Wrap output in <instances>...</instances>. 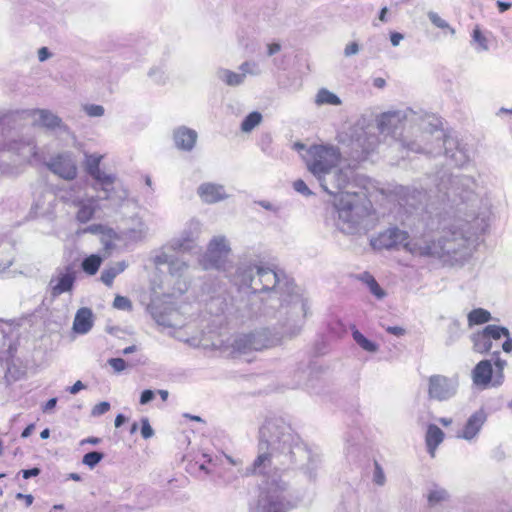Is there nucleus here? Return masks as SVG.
Instances as JSON below:
<instances>
[{
    "label": "nucleus",
    "instance_id": "nucleus-1",
    "mask_svg": "<svg viewBox=\"0 0 512 512\" xmlns=\"http://www.w3.org/2000/svg\"><path fill=\"white\" fill-rule=\"evenodd\" d=\"M438 197L452 210V218L441 224V236L435 240L428 235L409 239L406 231L389 228L370 240L374 249L402 246L414 256L435 257L452 263L468 260L489 227L488 213L481 209L476 180L464 174L441 173L437 177Z\"/></svg>",
    "mask_w": 512,
    "mask_h": 512
},
{
    "label": "nucleus",
    "instance_id": "nucleus-2",
    "mask_svg": "<svg viewBox=\"0 0 512 512\" xmlns=\"http://www.w3.org/2000/svg\"><path fill=\"white\" fill-rule=\"evenodd\" d=\"M259 433L258 456L248 470L263 477L254 512H288L293 505L283 472L298 468L314 481L318 476L321 455L303 443L282 419L267 420Z\"/></svg>",
    "mask_w": 512,
    "mask_h": 512
},
{
    "label": "nucleus",
    "instance_id": "nucleus-3",
    "mask_svg": "<svg viewBox=\"0 0 512 512\" xmlns=\"http://www.w3.org/2000/svg\"><path fill=\"white\" fill-rule=\"evenodd\" d=\"M231 281L239 288H248L253 293L269 292L270 300L280 302L276 314L281 318L291 316V325L284 323V333L296 336L300 333L307 315V301L296 285L283 274L264 267L260 261H252L244 255Z\"/></svg>",
    "mask_w": 512,
    "mask_h": 512
},
{
    "label": "nucleus",
    "instance_id": "nucleus-4",
    "mask_svg": "<svg viewBox=\"0 0 512 512\" xmlns=\"http://www.w3.org/2000/svg\"><path fill=\"white\" fill-rule=\"evenodd\" d=\"M378 131L384 136H390L403 147L416 153L433 154L428 145V126L433 123L429 117L410 108L390 110L376 117Z\"/></svg>",
    "mask_w": 512,
    "mask_h": 512
},
{
    "label": "nucleus",
    "instance_id": "nucleus-5",
    "mask_svg": "<svg viewBox=\"0 0 512 512\" xmlns=\"http://www.w3.org/2000/svg\"><path fill=\"white\" fill-rule=\"evenodd\" d=\"M302 157L308 171L328 194L351 186L353 172L339 166L342 156L338 147L330 144L312 145Z\"/></svg>",
    "mask_w": 512,
    "mask_h": 512
},
{
    "label": "nucleus",
    "instance_id": "nucleus-6",
    "mask_svg": "<svg viewBox=\"0 0 512 512\" xmlns=\"http://www.w3.org/2000/svg\"><path fill=\"white\" fill-rule=\"evenodd\" d=\"M353 188L351 185L332 194L334 226L346 235L368 231L369 208L366 195Z\"/></svg>",
    "mask_w": 512,
    "mask_h": 512
},
{
    "label": "nucleus",
    "instance_id": "nucleus-7",
    "mask_svg": "<svg viewBox=\"0 0 512 512\" xmlns=\"http://www.w3.org/2000/svg\"><path fill=\"white\" fill-rule=\"evenodd\" d=\"M278 320L277 327L274 332L265 328L248 334H240L230 337L231 343L229 344L234 351L239 353H248L250 351H259L277 345L281 339L292 338L293 336L284 333L285 327L291 325V316L280 317L275 313Z\"/></svg>",
    "mask_w": 512,
    "mask_h": 512
},
{
    "label": "nucleus",
    "instance_id": "nucleus-8",
    "mask_svg": "<svg viewBox=\"0 0 512 512\" xmlns=\"http://www.w3.org/2000/svg\"><path fill=\"white\" fill-rule=\"evenodd\" d=\"M338 140L350 149L351 156L362 159L373 152L379 145V139L373 131V127L364 123H356L348 131L340 133Z\"/></svg>",
    "mask_w": 512,
    "mask_h": 512
},
{
    "label": "nucleus",
    "instance_id": "nucleus-9",
    "mask_svg": "<svg viewBox=\"0 0 512 512\" xmlns=\"http://www.w3.org/2000/svg\"><path fill=\"white\" fill-rule=\"evenodd\" d=\"M430 137L437 143V148L444 147L445 155L451 159V161L458 167L467 166L473 159L474 151L467 144L458 142L455 138L445 136L443 131L438 128V124H433L432 128L429 130L428 140ZM428 145H430L428 143ZM433 149V153H437L435 148L429 146Z\"/></svg>",
    "mask_w": 512,
    "mask_h": 512
},
{
    "label": "nucleus",
    "instance_id": "nucleus-10",
    "mask_svg": "<svg viewBox=\"0 0 512 512\" xmlns=\"http://www.w3.org/2000/svg\"><path fill=\"white\" fill-rule=\"evenodd\" d=\"M170 251L171 249L164 247L155 255L153 262L157 267L168 266L169 275L175 280L171 296L182 295L189 287V282L184 278L189 266L186 261L170 253Z\"/></svg>",
    "mask_w": 512,
    "mask_h": 512
},
{
    "label": "nucleus",
    "instance_id": "nucleus-11",
    "mask_svg": "<svg viewBox=\"0 0 512 512\" xmlns=\"http://www.w3.org/2000/svg\"><path fill=\"white\" fill-rule=\"evenodd\" d=\"M231 248L225 236H214L206 252L200 257L199 264L204 270L216 269L225 271L226 259L230 254Z\"/></svg>",
    "mask_w": 512,
    "mask_h": 512
},
{
    "label": "nucleus",
    "instance_id": "nucleus-12",
    "mask_svg": "<svg viewBox=\"0 0 512 512\" xmlns=\"http://www.w3.org/2000/svg\"><path fill=\"white\" fill-rule=\"evenodd\" d=\"M201 222L191 219L187 222L179 236L174 237L166 247L173 252H190L196 247L197 239L201 233Z\"/></svg>",
    "mask_w": 512,
    "mask_h": 512
},
{
    "label": "nucleus",
    "instance_id": "nucleus-13",
    "mask_svg": "<svg viewBox=\"0 0 512 512\" xmlns=\"http://www.w3.org/2000/svg\"><path fill=\"white\" fill-rule=\"evenodd\" d=\"M76 277L77 272L72 265L57 268L48 283L51 296L56 298L64 293H71Z\"/></svg>",
    "mask_w": 512,
    "mask_h": 512
},
{
    "label": "nucleus",
    "instance_id": "nucleus-14",
    "mask_svg": "<svg viewBox=\"0 0 512 512\" xmlns=\"http://www.w3.org/2000/svg\"><path fill=\"white\" fill-rule=\"evenodd\" d=\"M46 166L54 175L67 181H71L77 176V160L72 152L56 154L50 158Z\"/></svg>",
    "mask_w": 512,
    "mask_h": 512
},
{
    "label": "nucleus",
    "instance_id": "nucleus-15",
    "mask_svg": "<svg viewBox=\"0 0 512 512\" xmlns=\"http://www.w3.org/2000/svg\"><path fill=\"white\" fill-rule=\"evenodd\" d=\"M458 386L457 378L433 375L429 378L428 394L431 399L447 401L456 395Z\"/></svg>",
    "mask_w": 512,
    "mask_h": 512
},
{
    "label": "nucleus",
    "instance_id": "nucleus-16",
    "mask_svg": "<svg viewBox=\"0 0 512 512\" xmlns=\"http://www.w3.org/2000/svg\"><path fill=\"white\" fill-rule=\"evenodd\" d=\"M487 413L484 409H478L473 412L465 421L463 426L457 431L456 437L469 443L477 441L480 432L487 421Z\"/></svg>",
    "mask_w": 512,
    "mask_h": 512
},
{
    "label": "nucleus",
    "instance_id": "nucleus-17",
    "mask_svg": "<svg viewBox=\"0 0 512 512\" xmlns=\"http://www.w3.org/2000/svg\"><path fill=\"white\" fill-rule=\"evenodd\" d=\"M7 149L16 153L23 161L30 164H36L42 162V157L37 151L36 144L33 139L28 140H17L5 144L3 150Z\"/></svg>",
    "mask_w": 512,
    "mask_h": 512
},
{
    "label": "nucleus",
    "instance_id": "nucleus-18",
    "mask_svg": "<svg viewBox=\"0 0 512 512\" xmlns=\"http://www.w3.org/2000/svg\"><path fill=\"white\" fill-rule=\"evenodd\" d=\"M148 310L159 326L164 328H181L184 325L183 321L180 319V313L177 310H162L155 301H152L148 306Z\"/></svg>",
    "mask_w": 512,
    "mask_h": 512
},
{
    "label": "nucleus",
    "instance_id": "nucleus-19",
    "mask_svg": "<svg viewBox=\"0 0 512 512\" xmlns=\"http://www.w3.org/2000/svg\"><path fill=\"white\" fill-rule=\"evenodd\" d=\"M471 379L473 385L480 390L494 388V371L491 361L487 359L479 361L471 371Z\"/></svg>",
    "mask_w": 512,
    "mask_h": 512
},
{
    "label": "nucleus",
    "instance_id": "nucleus-20",
    "mask_svg": "<svg viewBox=\"0 0 512 512\" xmlns=\"http://www.w3.org/2000/svg\"><path fill=\"white\" fill-rule=\"evenodd\" d=\"M197 195L206 204H215L229 197L224 185L214 182L200 184L197 188Z\"/></svg>",
    "mask_w": 512,
    "mask_h": 512
},
{
    "label": "nucleus",
    "instance_id": "nucleus-21",
    "mask_svg": "<svg viewBox=\"0 0 512 512\" xmlns=\"http://www.w3.org/2000/svg\"><path fill=\"white\" fill-rule=\"evenodd\" d=\"M30 116L33 119V124L36 126L44 127L48 130L59 129L63 132L68 131L61 118L49 110L35 109L30 112Z\"/></svg>",
    "mask_w": 512,
    "mask_h": 512
},
{
    "label": "nucleus",
    "instance_id": "nucleus-22",
    "mask_svg": "<svg viewBox=\"0 0 512 512\" xmlns=\"http://www.w3.org/2000/svg\"><path fill=\"white\" fill-rule=\"evenodd\" d=\"M197 138V132L185 126L178 127L173 132L174 145L182 151H191L196 144Z\"/></svg>",
    "mask_w": 512,
    "mask_h": 512
},
{
    "label": "nucleus",
    "instance_id": "nucleus-23",
    "mask_svg": "<svg viewBox=\"0 0 512 512\" xmlns=\"http://www.w3.org/2000/svg\"><path fill=\"white\" fill-rule=\"evenodd\" d=\"M94 320V314L90 308H79L73 320V332L79 335L89 333L94 326Z\"/></svg>",
    "mask_w": 512,
    "mask_h": 512
},
{
    "label": "nucleus",
    "instance_id": "nucleus-24",
    "mask_svg": "<svg viewBox=\"0 0 512 512\" xmlns=\"http://www.w3.org/2000/svg\"><path fill=\"white\" fill-rule=\"evenodd\" d=\"M78 207L76 218L81 223L90 221L97 209V199L93 196H85L78 203L75 204Z\"/></svg>",
    "mask_w": 512,
    "mask_h": 512
},
{
    "label": "nucleus",
    "instance_id": "nucleus-25",
    "mask_svg": "<svg viewBox=\"0 0 512 512\" xmlns=\"http://www.w3.org/2000/svg\"><path fill=\"white\" fill-rule=\"evenodd\" d=\"M84 189H85L84 183L76 182L69 186H63V187L59 188L58 194H59V197L63 201L72 203L73 205H75L81 199H83L85 196H87Z\"/></svg>",
    "mask_w": 512,
    "mask_h": 512
},
{
    "label": "nucleus",
    "instance_id": "nucleus-26",
    "mask_svg": "<svg viewBox=\"0 0 512 512\" xmlns=\"http://www.w3.org/2000/svg\"><path fill=\"white\" fill-rule=\"evenodd\" d=\"M444 440V432L436 425L430 424L427 428L425 442L428 453L434 457L437 447Z\"/></svg>",
    "mask_w": 512,
    "mask_h": 512
},
{
    "label": "nucleus",
    "instance_id": "nucleus-27",
    "mask_svg": "<svg viewBox=\"0 0 512 512\" xmlns=\"http://www.w3.org/2000/svg\"><path fill=\"white\" fill-rule=\"evenodd\" d=\"M217 78L230 87H237L242 85L245 82L244 74L239 72H234L232 70L221 68L216 72Z\"/></svg>",
    "mask_w": 512,
    "mask_h": 512
},
{
    "label": "nucleus",
    "instance_id": "nucleus-28",
    "mask_svg": "<svg viewBox=\"0 0 512 512\" xmlns=\"http://www.w3.org/2000/svg\"><path fill=\"white\" fill-rule=\"evenodd\" d=\"M472 349L476 353L485 354L492 348V341L484 330L475 332L471 335Z\"/></svg>",
    "mask_w": 512,
    "mask_h": 512
},
{
    "label": "nucleus",
    "instance_id": "nucleus-29",
    "mask_svg": "<svg viewBox=\"0 0 512 512\" xmlns=\"http://www.w3.org/2000/svg\"><path fill=\"white\" fill-rule=\"evenodd\" d=\"M104 199L108 200L114 207H119L128 197V191L121 185H112L109 190L103 191Z\"/></svg>",
    "mask_w": 512,
    "mask_h": 512
},
{
    "label": "nucleus",
    "instance_id": "nucleus-30",
    "mask_svg": "<svg viewBox=\"0 0 512 512\" xmlns=\"http://www.w3.org/2000/svg\"><path fill=\"white\" fill-rule=\"evenodd\" d=\"M148 233V226L140 217L132 219V225L125 233L126 237L133 241H140L146 237Z\"/></svg>",
    "mask_w": 512,
    "mask_h": 512
},
{
    "label": "nucleus",
    "instance_id": "nucleus-31",
    "mask_svg": "<svg viewBox=\"0 0 512 512\" xmlns=\"http://www.w3.org/2000/svg\"><path fill=\"white\" fill-rule=\"evenodd\" d=\"M314 102L317 106H340L342 104V100L339 98V96L327 88H320L317 91Z\"/></svg>",
    "mask_w": 512,
    "mask_h": 512
},
{
    "label": "nucleus",
    "instance_id": "nucleus-32",
    "mask_svg": "<svg viewBox=\"0 0 512 512\" xmlns=\"http://www.w3.org/2000/svg\"><path fill=\"white\" fill-rule=\"evenodd\" d=\"M127 268V264L122 262H117L113 266L104 269L101 273V281L107 285L111 286L115 277L122 273Z\"/></svg>",
    "mask_w": 512,
    "mask_h": 512
},
{
    "label": "nucleus",
    "instance_id": "nucleus-33",
    "mask_svg": "<svg viewBox=\"0 0 512 512\" xmlns=\"http://www.w3.org/2000/svg\"><path fill=\"white\" fill-rule=\"evenodd\" d=\"M491 318V313L483 308L473 309L467 316L468 325L470 327L487 323L491 320Z\"/></svg>",
    "mask_w": 512,
    "mask_h": 512
},
{
    "label": "nucleus",
    "instance_id": "nucleus-34",
    "mask_svg": "<svg viewBox=\"0 0 512 512\" xmlns=\"http://www.w3.org/2000/svg\"><path fill=\"white\" fill-rule=\"evenodd\" d=\"M449 499L448 492L438 486L433 487L427 494V501L430 507L437 506Z\"/></svg>",
    "mask_w": 512,
    "mask_h": 512
},
{
    "label": "nucleus",
    "instance_id": "nucleus-35",
    "mask_svg": "<svg viewBox=\"0 0 512 512\" xmlns=\"http://www.w3.org/2000/svg\"><path fill=\"white\" fill-rule=\"evenodd\" d=\"M360 280L364 282L370 292L379 300L383 299L386 296L385 291L380 287L375 278L368 272L363 273L360 276Z\"/></svg>",
    "mask_w": 512,
    "mask_h": 512
},
{
    "label": "nucleus",
    "instance_id": "nucleus-36",
    "mask_svg": "<svg viewBox=\"0 0 512 512\" xmlns=\"http://www.w3.org/2000/svg\"><path fill=\"white\" fill-rule=\"evenodd\" d=\"M352 337H353V340L365 351L367 352H370V353H375L378 351L379 349V346L369 340L368 338H366L359 330H357L356 328H354L352 330Z\"/></svg>",
    "mask_w": 512,
    "mask_h": 512
},
{
    "label": "nucleus",
    "instance_id": "nucleus-37",
    "mask_svg": "<svg viewBox=\"0 0 512 512\" xmlns=\"http://www.w3.org/2000/svg\"><path fill=\"white\" fill-rule=\"evenodd\" d=\"M262 114L258 111L249 113L241 123V131L244 133H250L262 122Z\"/></svg>",
    "mask_w": 512,
    "mask_h": 512
},
{
    "label": "nucleus",
    "instance_id": "nucleus-38",
    "mask_svg": "<svg viewBox=\"0 0 512 512\" xmlns=\"http://www.w3.org/2000/svg\"><path fill=\"white\" fill-rule=\"evenodd\" d=\"M148 77L157 85H164L169 79L167 68L163 65L154 66L148 71Z\"/></svg>",
    "mask_w": 512,
    "mask_h": 512
},
{
    "label": "nucleus",
    "instance_id": "nucleus-39",
    "mask_svg": "<svg viewBox=\"0 0 512 512\" xmlns=\"http://www.w3.org/2000/svg\"><path fill=\"white\" fill-rule=\"evenodd\" d=\"M102 155L89 154L85 158L86 171L91 177H98L100 175V162Z\"/></svg>",
    "mask_w": 512,
    "mask_h": 512
},
{
    "label": "nucleus",
    "instance_id": "nucleus-40",
    "mask_svg": "<svg viewBox=\"0 0 512 512\" xmlns=\"http://www.w3.org/2000/svg\"><path fill=\"white\" fill-rule=\"evenodd\" d=\"M12 247L8 242L0 241V272L9 268L13 263Z\"/></svg>",
    "mask_w": 512,
    "mask_h": 512
},
{
    "label": "nucleus",
    "instance_id": "nucleus-41",
    "mask_svg": "<svg viewBox=\"0 0 512 512\" xmlns=\"http://www.w3.org/2000/svg\"><path fill=\"white\" fill-rule=\"evenodd\" d=\"M102 259L98 255H90L82 261V269L89 275H94L101 265Z\"/></svg>",
    "mask_w": 512,
    "mask_h": 512
},
{
    "label": "nucleus",
    "instance_id": "nucleus-42",
    "mask_svg": "<svg viewBox=\"0 0 512 512\" xmlns=\"http://www.w3.org/2000/svg\"><path fill=\"white\" fill-rule=\"evenodd\" d=\"M499 352L496 353L497 357L494 360L495 373H494V388L500 387L504 382V368L507 362L498 357Z\"/></svg>",
    "mask_w": 512,
    "mask_h": 512
},
{
    "label": "nucleus",
    "instance_id": "nucleus-43",
    "mask_svg": "<svg viewBox=\"0 0 512 512\" xmlns=\"http://www.w3.org/2000/svg\"><path fill=\"white\" fill-rule=\"evenodd\" d=\"M490 340H499L501 337L510 336L509 330L506 327L498 325H487L484 329Z\"/></svg>",
    "mask_w": 512,
    "mask_h": 512
},
{
    "label": "nucleus",
    "instance_id": "nucleus-44",
    "mask_svg": "<svg viewBox=\"0 0 512 512\" xmlns=\"http://www.w3.org/2000/svg\"><path fill=\"white\" fill-rule=\"evenodd\" d=\"M427 16L431 23L435 25L437 28L447 30L452 36L455 35V29L451 27L446 20L442 19L436 12L429 11Z\"/></svg>",
    "mask_w": 512,
    "mask_h": 512
},
{
    "label": "nucleus",
    "instance_id": "nucleus-45",
    "mask_svg": "<svg viewBox=\"0 0 512 512\" xmlns=\"http://www.w3.org/2000/svg\"><path fill=\"white\" fill-rule=\"evenodd\" d=\"M473 43H475L477 45L475 49L478 52L487 51L489 49L488 40L482 34V32L478 26H476L474 28L473 33H472V44Z\"/></svg>",
    "mask_w": 512,
    "mask_h": 512
},
{
    "label": "nucleus",
    "instance_id": "nucleus-46",
    "mask_svg": "<svg viewBox=\"0 0 512 512\" xmlns=\"http://www.w3.org/2000/svg\"><path fill=\"white\" fill-rule=\"evenodd\" d=\"M239 71L244 74L246 79L247 75L258 76L261 74V68L255 61H245L239 66Z\"/></svg>",
    "mask_w": 512,
    "mask_h": 512
},
{
    "label": "nucleus",
    "instance_id": "nucleus-47",
    "mask_svg": "<svg viewBox=\"0 0 512 512\" xmlns=\"http://www.w3.org/2000/svg\"><path fill=\"white\" fill-rule=\"evenodd\" d=\"M103 457V453L92 451L83 456L82 463L90 469H93L103 459Z\"/></svg>",
    "mask_w": 512,
    "mask_h": 512
},
{
    "label": "nucleus",
    "instance_id": "nucleus-48",
    "mask_svg": "<svg viewBox=\"0 0 512 512\" xmlns=\"http://www.w3.org/2000/svg\"><path fill=\"white\" fill-rule=\"evenodd\" d=\"M101 185V191L109 190V187L114 185L115 176L112 174H106L100 169V175L93 177Z\"/></svg>",
    "mask_w": 512,
    "mask_h": 512
},
{
    "label": "nucleus",
    "instance_id": "nucleus-49",
    "mask_svg": "<svg viewBox=\"0 0 512 512\" xmlns=\"http://www.w3.org/2000/svg\"><path fill=\"white\" fill-rule=\"evenodd\" d=\"M82 109L89 117H102L105 113L104 107L97 104H85Z\"/></svg>",
    "mask_w": 512,
    "mask_h": 512
},
{
    "label": "nucleus",
    "instance_id": "nucleus-50",
    "mask_svg": "<svg viewBox=\"0 0 512 512\" xmlns=\"http://www.w3.org/2000/svg\"><path fill=\"white\" fill-rule=\"evenodd\" d=\"M113 307L118 310L130 311L132 302L125 296L117 295L113 301Z\"/></svg>",
    "mask_w": 512,
    "mask_h": 512
},
{
    "label": "nucleus",
    "instance_id": "nucleus-51",
    "mask_svg": "<svg viewBox=\"0 0 512 512\" xmlns=\"http://www.w3.org/2000/svg\"><path fill=\"white\" fill-rule=\"evenodd\" d=\"M108 364L114 369L115 372L120 373L127 367L126 362L122 358H111L108 360Z\"/></svg>",
    "mask_w": 512,
    "mask_h": 512
},
{
    "label": "nucleus",
    "instance_id": "nucleus-52",
    "mask_svg": "<svg viewBox=\"0 0 512 512\" xmlns=\"http://www.w3.org/2000/svg\"><path fill=\"white\" fill-rule=\"evenodd\" d=\"M293 188L295 189V191L305 196H310L313 194L312 191L306 185V183L301 179L294 181Z\"/></svg>",
    "mask_w": 512,
    "mask_h": 512
},
{
    "label": "nucleus",
    "instance_id": "nucleus-53",
    "mask_svg": "<svg viewBox=\"0 0 512 512\" xmlns=\"http://www.w3.org/2000/svg\"><path fill=\"white\" fill-rule=\"evenodd\" d=\"M110 410V403L103 401L95 405L92 409L91 414L93 416H101Z\"/></svg>",
    "mask_w": 512,
    "mask_h": 512
},
{
    "label": "nucleus",
    "instance_id": "nucleus-54",
    "mask_svg": "<svg viewBox=\"0 0 512 512\" xmlns=\"http://www.w3.org/2000/svg\"><path fill=\"white\" fill-rule=\"evenodd\" d=\"M373 481L379 485L382 486L385 483V474L383 469L379 464H375L374 474H373Z\"/></svg>",
    "mask_w": 512,
    "mask_h": 512
},
{
    "label": "nucleus",
    "instance_id": "nucleus-55",
    "mask_svg": "<svg viewBox=\"0 0 512 512\" xmlns=\"http://www.w3.org/2000/svg\"><path fill=\"white\" fill-rule=\"evenodd\" d=\"M142 427H141V435L144 439H149L154 435V431L149 424V421L147 418L142 419Z\"/></svg>",
    "mask_w": 512,
    "mask_h": 512
},
{
    "label": "nucleus",
    "instance_id": "nucleus-56",
    "mask_svg": "<svg viewBox=\"0 0 512 512\" xmlns=\"http://www.w3.org/2000/svg\"><path fill=\"white\" fill-rule=\"evenodd\" d=\"M360 51V47L357 42H351L346 45L344 49V55L350 57L356 55Z\"/></svg>",
    "mask_w": 512,
    "mask_h": 512
},
{
    "label": "nucleus",
    "instance_id": "nucleus-57",
    "mask_svg": "<svg viewBox=\"0 0 512 512\" xmlns=\"http://www.w3.org/2000/svg\"><path fill=\"white\" fill-rule=\"evenodd\" d=\"M154 396H155V394L152 390H149V389L144 390L140 397V403L142 405H145V404L149 403L150 401H152Z\"/></svg>",
    "mask_w": 512,
    "mask_h": 512
},
{
    "label": "nucleus",
    "instance_id": "nucleus-58",
    "mask_svg": "<svg viewBox=\"0 0 512 512\" xmlns=\"http://www.w3.org/2000/svg\"><path fill=\"white\" fill-rule=\"evenodd\" d=\"M51 57V52L47 47H41L38 50V59L40 62H44Z\"/></svg>",
    "mask_w": 512,
    "mask_h": 512
},
{
    "label": "nucleus",
    "instance_id": "nucleus-59",
    "mask_svg": "<svg viewBox=\"0 0 512 512\" xmlns=\"http://www.w3.org/2000/svg\"><path fill=\"white\" fill-rule=\"evenodd\" d=\"M85 385L80 381H76L72 386L67 388V391L71 394H77L79 391L85 389Z\"/></svg>",
    "mask_w": 512,
    "mask_h": 512
},
{
    "label": "nucleus",
    "instance_id": "nucleus-60",
    "mask_svg": "<svg viewBox=\"0 0 512 512\" xmlns=\"http://www.w3.org/2000/svg\"><path fill=\"white\" fill-rule=\"evenodd\" d=\"M403 39L404 35L399 32H392L390 34V41L394 47L398 46Z\"/></svg>",
    "mask_w": 512,
    "mask_h": 512
},
{
    "label": "nucleus",
    "instance_id": "nucleus-61",
    "mask_svg": "<svg viewBox=\"0 0 512 512\" xmlns=\"http://www.w3.org/2000/svg\"><path fill=\"white\" fill-rule=\"evenodd\" d=\"M13 349V341L11 339H0V351L11 352Z\"/></svg>",
    "mask_w": 512,
    "mask_h": 512
},
{
    "label": "nucleus",
    "instance_id": "nucleus-62",
    "mask_svg": "<svg viewBox=\"0 0 512 512\" xmlns=\"http://www.w3.org/2000/svg\"><path fill=\"white\" fill-rule=\"evenodd\" d=\"M258 204L266 210L273 211L275 213L279 211V206H277L269 201L262 200V201H259Z\"/></svg>",
    "mask_w": 512,
    "mask_h": 512
},
{
    "label": "nucleus",
    "instance_id": "nucleus-63",
    "mask_svg": "<svg viewBox=\"0 0 512 512\" xmlns=\"http://www.w3.org/2000/svg\"><path fill=\"white\" fill-rule=\"evenodd\" d=\"M386 331L395 336H402L405 334V329L399 326H388Z\"/></svg>",
    "mask_w": 512,
    "mask_h": 512
},
{
    "label": "nucleus",
    "instance_id": "nucleus-64",
    "mask_svg": "<svg viewBox=\"0 0 512 512\" xmlns=\"http://www.w3.org/2000/svg\"><path fill=\"white\" fill-rule=\"evenodd\" d=\"M40 473V469L39 468H32V469H27V470H22V476L24 479H29L31 477H35V476H38Z\"/></svg>",
    "mask_w": 512,
    "mask_h": 512
}]
</instances>
